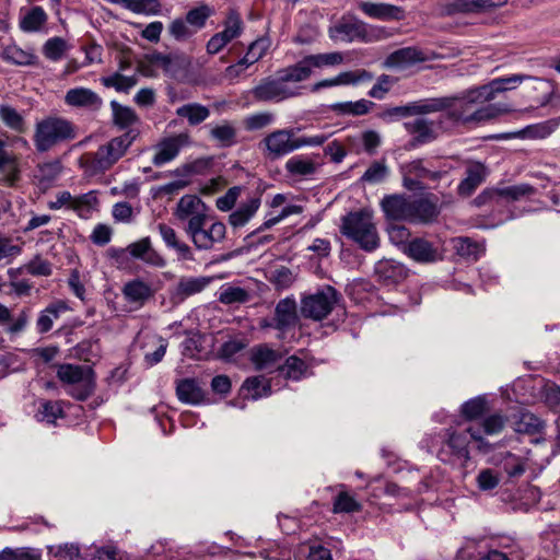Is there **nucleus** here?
<instances>
[{
	"label": "nucleus",
	"mask_w": 560,
	"mask_h": 560,
	"mask_svg": "<svg viewBox=\"0 0 560 560\" xmlns=\"http://www.w3.org/2000/svg\"><path fill=\"white\" fill-rule=\"evenodd\" d=\"M454 248L459 257L470 261L478 260L483 252L482 246L469 237L455 238Z\"/></svg>",
	"instance_id": "37998d69"
},
{
	"label": "nucleus",
	"mask_w": 560,
	"mask_h": 560,
	"mask_svg": "<svg viewBox=\"0 0 560 560\" xmlns=\"http://www.w3.org/2000/svg\"><path fill=\"white\" fill-rule=\"evenodd\" d=\"M301 211H302V207L301 206L290 205V206L284 207L277 217H273V218H270V219L266 220L256 230L250 232L245 237V240H250L253 237H256L257 234H259V233H261V232L272 228L273 225L278 224L280 221H282L287 217H289L291 214L300 213Z\"/></svg>",
	"instance_id": "4d7b16f0"
},
{
	"label": "nucleus",
	"mask_w": 560,
	"mask_h": 560,
	"mask_svg": "<svg viewBox=\"0 0 560 560\" xmlns=\"http://www.w3.org/2000/svg\"><path fill=\"white\" fill-rule=\"evenodd\" d=\"M404 127L410 135H413V138L409 142L412 148L430 143L438 138L434 121L425 118H416L415 120L406 121Z\"/></svg>",
	"instance_id": "4be33fe9"
},
{
	"label": "nucleus",
	"mask_w": 560,
	"mask_h": 560,
	"mask_svg": "<svg viewBox=\"0 0 560 560\" xmlns=\"http://www.w3.org/2000/svg\"><path fill=\"white\" fill-rule=\"evenodd\" d=\"M128 253L131 259L141 260L153 267L163 268L166 265V260L163 256L153 248L149 236L129 244Z\"/></svg>",
	"instance_id": "a211bd4d"
},
{
	"label": "nucleus",
	"mask_w": 560,
	"mask_h": 560,
	"mask_svg": "<svg viewBox=\"0 0 560 560\" xmlns=\"http://www.w3.org/2000/svg\"><path fill=\"white\" fill-rule=\"evenodd\" d=\"M266 159L275 161L299 149L292 129H279L266 136L259 143Z\"/></svg>",
	"instance_id": "9d476101"
},
{
	"label": "nucleus",
	"mask_w": 560,
	"mask_h": 560,
	"mask_svg": "<svg viewBox=\"0 0 560 560\" xmlns=\"http://www.w3.org/2000/svg\"><path fill=\"white\" fill-rule=\"evenodd\" d=\"M113 124L121 130L133 129L132 126L140 122V117L133 108L121 105L117 101L110 102Z\"/></svg>",
	"instance_id": "2f4dec72"
},
{
	"label": "nucleus",
	"mask_w": 560,
	"mask_h": 560,
	"mask_svg": "<svg viewBox=\"0 0 560 560\" xmlns=\"http://www.w3.org/2000/svg\"><path fill=\"white\" fill-rule=\"evenodd\" d=\"M448 97L452 98V105L446 107L447 117L455 122H481L508 112L495 104L483 105L491 100L482 85Z\"/></svg>",
	"instance_id": "f257e3e1"
},
{
	"label": "nucleus",
	"mask_w": 560,
	"mask_h": 560,
	"mask_svg": "<svg viewBox=\"0 0 560 560\" xmlns=\"http://www.w3.org/2000/svg\"><path fill=\"white\" fill-rule=\"evenodd\" d=\"M121 293L124 299L135 308L142 307L154 295L151 285L139 278L126 282Z\"/></svg>",
	"instance_id": "5701e85b"
},
{
	"label": "nucleus",
	"mask_w": 560,
	"mask_h": 560,
	"mask_svg": "<svg viewBox=\"0 0 560 560\" xmlns=\"http://www.w3.org/2000/svg\"><path fill=\"white\" fill-rule=\"evenodd\" d=\"M210 277H182L175 288L174 298L178 301H184L185 299L200 293L203 291L211 282Z\"/></svg>",
	"instance_id": "c756f323"
},
{
	"label": "nucleus",
	"mask_w": 560,
	"mask_h": 560,
	"mask_svg": "<svg viewBox=\"0 0 560 560\" xmlns=\"http://www.w3.org/2000/svg\"><path fill=\"white\" fill-rule=\"evenodd\" d=\"M409 222L431 224L441 213L440 198L433 192H424L410 199Z\"/></svg>",
	"instance_id": "f8f14e48"
},
{
	"label": "nucleus",
	"mask_w": 560,
	"mask_h": 560,
	"mask_svg": "<svg viewBox=\"0 0 560 560\" xmlns=\"http://www.w3.org/2000/svg\"><path fill=\"white\" fill-rule=\"evenodd\" d=\"M188 141L189 137L186 133L163 139L156 147V153L152 159V163L155 166H162L173 161L178 155L182 147L187 144Z\"/></svg>",
	"instance_id": "aec40b11"
},
{
	"label": "nucleus",
	"mask_w": 560,
	"mask_h": 560,
	"mask_svg": "<svg viewBox=\"0 0 560 560\" xmlns=\"http://www.w3.org/2000/svg\"><path fill=\"white\" fill-rule=\"evenodd\" d=\"M285 170L292 176L305 177L316 172V164L311 159L293 156L287 161Z\"/></svg>",
	"instance_id": "09e8293b"
},
{
	"label": "nucleus",
	"mask_w": 560,
	"mask_h": 560,
	"mask_svg": "<svg viewBox=\"0 0 560 560\" xmlns=\"http://www.w3.org/2000/svg\"><path fill=\"white\" fill-rule=\"evenodd\" d=\"M0 119L11 130L23 133L26 130V124L23 116L10 105L0 106Z\"/></svg>",
	"instance_id": "3c124183"
},
{
	"label": "nucleus",
	"mask_w": 560,
	"mask_h": 560,
	"mask_svg": "<svg viewBox=\"0 0 560 560\" xmlns=\"http://www.w3.org/2000/svg\"><path fill=\"white\" fill-rule=\"evenodd\" d=\"M503 470L510 479L518 478L526 471V463L522 457L506 452L503 459Z\"/></svg>",
	"instance_id": "052dcab7"
},
{
	"label": "nucleus",
	"mask_w": 560,
	"mask_h": 560,
	"mask_svg": "<svg viewBox=\"0 0 560 560\" xmlns=\"http://www.w3.org/2000/svg\"><path fill=\"white\" fill-rule=\"evenodd\" d=\"M176 115L186 118L190 126H197L210 116V109L200 103H188L178 107Z\"/></svg>",
	"instance_id": "58836bf2"
},
{
	"label": "nucleus",
	"mask_w": 560,
	"mask_h": 560,
	"mask_svg": "<svg viewBox=\"0 0 560 560\" xmlns=\"http://www.w3.org/2000/svg\"><path fill=\"white\" fill-rule=\"evenodd\" d=\"M262 382V376L248 377L244 381L242 389H246L248 393H250L252 398L255 400L261 397L269 396L271 393L270 385H264Z\"/></svg>",
	"instance_id": "680f3d73"
},
{
	"label": "nucleus",
	"mask_w": 560,
	"mask_h": 560,
	"mask_svg": "<svg viewBox=\"0 0 560 560\" xmlns=\"http://www.w3.org/2000/svg\"><path fill=\"white\" fill-rule=\"evenodd\" d=\"M158 231L166 247L174 249L177 253L179 259L189 261L195 260L190 246L178 240L177 233L172 226L165 223H159Z\"/></svg>",
	"instance_id": "c85d7f7f"
},
{
	"label": "nucleus",
	"mask_w": 560,
	"mask_h": 560,
	"mask_svg": "<svg viewBox=\"0 0 560 560\" xmlns=\"http://www.w3.org/2000/svg\"><path fill=\"white\" fill-rule=\"evenodd\" d=\"M526 80H535L538 83L536 90H546L545 94L537 101L539 106H546L551 102L553 91L548 81L528 75V74H512L510 77L497 78L491 80L488 84L482 85L483 91L492 101L498 93L514 90L517 85Z\"/></svg>",
	"instance_id": "6e6552de"
},
{
	"label": "nucleus",
	"mask_w": 560,
	"mask_h": 560,
	"mask_svg": "<svg viewBox=\"0 0 560 560\" xmlns=\"http://www.w3.org/2000/svg\"><path fill=\"white\" fill-rule=\"evenodd\" d=\"M311 68H322L327 66H336L343 62V56L341 52L334 51L327 54H317L306 56Z\"/></svg>",
	"instance_id": "338daca9"
},
{
	"label": "nucleus",
	"mask_w": 560,
	"mask_h": 560,
	"mask_svg": "<svg viewBox=\"0 0 560 560\" xmlns=\"http://www.w3.org/2000/svg\"><path fill=\"white\" fill-rule=\"evenodd\" d=\"M174 215L179 221L187 220V222L196 217L205 218L207 217V206L198 196L185 195L178 200Z\"/></svg>",
	"instance_id": "393cba45"
},
{
	"label": "nucleus",
	"mask_w": 560,
	"mask_h": 560,
	"mask_svg": "<svg viewBox=\"0 0 560 560\" xmlns=\"http://www.w3.org/2000/svg\"><path fill=\"white\" fill-rule=\"evenodd\" d=\"M374 272L377 281L384 285H395L402 282L408 275L406 267L393 259H382L375 264Z\"/></svg>",
	"instance_id": "412c9836"
},
{
	"label": "nucleus",
	"mask_w": 560,
	"mask_h": 560,
	"mask_svg": "<svg viewBox=\"0 0 560 560\" xmlns=\"http://www.w3.org/2000/svg\"><path fill=\"white\" fill-rule=\"evenodd\" d=\"M62 165L59 160L46 162L38 165V180L40 185L49 186L61 174Z\"/></svg>",
	"instance_id": "13d9d810"
},
{
	"label": "nucleus",
	"mask_w": 560,
	"mask_h": 560,
	"mask_svg": "<svg viewBox=\"0 0 560 560\" xmlns=\"http://www.w3.org/2000/svg\"><path fill=\"white\" fill-rule=\"evenodd\" d=\"M537 192V189L527 183H522L517 185H511L500 188L499 196L501 199L506 200L508 202L518 201L524 198H529Z\"/></svg>",
	"instance_id": "49530a36"
},
{
	"label": "nucleus",
	"mask_w": 560,
	"mask_h": 560,
	"mask_svg": "<svg viewBox=\"0 0 560 560\" xmlns=\"http://www.w3.org/2000/svg\"><path fill=\"white\" fill-rule=\"evenodd\" d=\"M400 170H406L407 174L411 173L415 177L418 178H428L433 182H438L444 176L448 174V170H431L424 165V161L422 159L413 160L400 167Z\"/></svg>",
	"instance_id": "e433bc0d"
},
{
	"label": "nucleus",
	"mask_w": 560,
	"mask_h": 560,
	"mask_svg": "<svg viewBox=\"0 0 560 560\" xmlns=\"http://www.w3.org/2000/svg\"><path fill=\"white\" fill-rule=\"evenodd\" d=\"M214 14V9L206 3L187 11L185 19L197 33L206 26L207 20Z\"/></svg>",
	"instance_id": "a18cd8bd"
},
{
	"label": "nucleus",
	"mask_w": 560,
	"mask_h": 560,
	"mask_svg": "<svg viewBox=\"0 0 560 560\" xmlns=\"http://www.w3.org/2000/svg\"><path fill=\"white\" fill-rule=\"evenodd\" d=\"M386 220L409 222L410 198L402 194L386 195L381 201Z\"/></svg>",
	"instance_id": "f3484780"
},
{
	"label": "nucleus",
	"mask_w": 560,
	"mask_h": 560,
	"mask_svg": "<svg viewBox=\"0 0 560 560\" xmlns=\"http://www.w3.org/2000/svg\"><path fill=\"white\" fill-rule=\"evenodd\" d=\"M63 101L69 107L93 114L98 113L104 105L103 98L96 92L83 86L69 89L65 94Z\"/></svg>",
	"instance_id": "4468645a"
},
{
	"label": "nucleus",
	"mask_w": 560,
	"mask_h": 560,
	"mask_svg": "<svg viewBox=\"0 0 560 560\" xmlns=\"http://www.w3.org/2000/svg\"><path fill=\"white\" fill-rule=\"evenodd\" d=\"M77 136L78 128L72 121L60 116H47L35 124L33 142L36 151L44 153L74 140Z\"/></svg>",
	"instance_id": "f03ea898"
},
{
	"label": "nucleus",
	"mask_w": 560,
	"mask_h": 560,
	"mask_svg": "<svg viewBox=\"0 0 560 560\" xmlns=\"http://www.w3.org/2000/svg\"><path fill=\"white\" fill-rule=\"evenodd\" d=\"M47 22V14L42 7H33L20 21L24 32H37Z\"/></svg>",
	"instance_id": "de8ad7c7"
},
{
	"label": "nucleus",
	"mask_w": 560,
	"mask_h": 560,
	"mask_svg": "<svg viewBox=\"0 0 560 560\" xmlns=\"http://www.w3.org/2000/svg\"><path fill=\"white\" fill-rule=\"evenodd\" d=\"M139 135V129H129L121 136L113 138L106 144L98 147L95 152L85 154L82 159L84 165L93 174L108 171L126 154Z\"/></svg>",
	"instance_id": "7ed1b4c3"
},
{
	"label": "nucleus",
	"mask_w": 560,
	"mask_h": 560,
	"mask_svg": "<svg viewBox=\"0 0 560 560\" xmlns=\"http://www.w3.org/2000/svg\"><path fill=\"white\" fill-rule=\"evenodd\" d=\"M510 424L518 434L535 435L544 432L546 422L527 409H518L510 417Z\"/></svg>",
	"instance_id": "dca6fc26"
},
{
	"label": "nucleus",
	"mask_w": 560,
	"mask_h": 560,
	"mask_svg": "<svg viewBox=\"0 0 560 560\" xmlns=\"http://www.w3.org/2000/svg\"><path fill=\"white\" fill-rule=\"evenodd\" d=\"M281 359V355L268 348L265 345L255 347L252 352L250 360L253 364L255 365V369L258 371L271 368L275 365L279 360Z\"/></svg>",
	"instance_id": "ea45409f"
},
{
	"label": "nucleus",
	"mask_w": 560,
	"mask_h": 560,
	"mask_svg": "<svg viewBox=\"0 0 560 560\" xmlns=\"http://www.w3.org/2000/svg\"><path fill=\"white\" fill-rule=\"evenodd\" d=\"M427 60L428 56L417 47H404L389 54L384 65L388 68H406Z\"/></svg>",
	"instance_id": "bb28decb"
},
{
	"label": "nucleus",
	"mask_w": 560,
	"mask_h": 560,
	"mask_svg": "<svg viewBox=\"0 0 560 560\" xmlns=\"http://www.w3.org/2000/svg\"><path fill=\"white\" fill-rule=\"evenodd\" d=\"M486 411L487 400L481 396L465 401L460 407L462 416L469 421L481 418Z\"/></svg>",
	"instance_id": "5fc2aeb1"
},
{
	"label": "nucleus",
	"mask_w": 560,
	"mask_h": 560,
	"mask_svg": "<svg viewBox=\"0 0 560 560\" xmlns=\"http://www.w3.org/2000/svg\"><path fill=\"white\" fill-rule=\"evenodd\" d=\"M466 176L457 187L459 196L469 197L481 185L488 175L487 167L480 162H472L466 168Z\"/></svg>",
	"instance_id": "a878e982"
},
{
	"label": "nucleus",
	"mask_w": 560,
	"mask_h": 560,
	"mask_svg": "<svg viewBox=\"0 0 560 560\" xmlns=\"http://www.w3.org/2000/svg\"><path fill=\"white\" fill-rule=\"evenodd\" d=\"M388 175V167L384 161L373 162L361 177L362 182L377 184L383 182Z\"/></svg>",
	"instance_id": "774afa93"
},
{
	"label": "nucleus",
	"mask_w": 560,
	"mask_h": 560,
	"mask_svg": "<svg viewBox=\"0 0 560 560\" xmlns=\"http://www.w3.org/2000/svg\"><path fill=\"white\" fill-rule=\"evenodd\" d=\"M252 93L256 101L280 102L301 95V88L290 86L287 84L280 73L277 71L276 78L269 77L262 79L260 83L253 89Z\"/></svg>",
	"instance_id": "1a4fd4ad"
},
{
	"label": "nucleus",
	"mask_w": 560,
	"mask_h": 560,
	"mask_svg": "<svg viewBox=\"0 0 560 560\" xmlns=\"http://www.w3.org/2000/svg\"><path fill=\"white\" fill-rule=\"evenodd\" d=\"M68 310V305L63 301H58L49 304L45 310H43L36 320V328L39 334L48 332L54 325V320L57 319L60 313L66 312Z\"/></svg>",
	"instance_id": "f704fd0d"
},
{
	"label": "nucleus",
	"mask_w": 560,
	"mask_h": 560,
	"mask_svg": "<svg viewBox=\"0 0 560 560\" xmlns=\"http://www.w3.org/2000/svg\"><path fill=\"white\" fill-rule=\"evenodd\" d=\"M260 203L261 200L259 197L250 198L229 215V223L234 229L244 226L256 214Z\"/></svg>",
	"instance_id": "72a5a7b5"
},
{
	"label": "nucleus",
	"mask_w": 560,
	"mask_h": 560,
	"mask_svg": "<svg viewBox=\"0 0 560 560\" xmlns=\"http://www.w3.org/2000/svg\"><path fill=\"white\" fill-rule=\"evenodd\" d=\"M176 395L182 402L190 405H198L205 399V393L195 378L180 380L176 385Z\"/></svg>",
	"instance_id": "7c9ffc66"
},
{
	"label": "nucleus",
	"mask_w": 560,
	"mask_h": 560,
	"mask_svg": "<svg viewBox=\"0 0 560 560\" xmlns=\"http://www.w3.org/2000/svg\"><path fill=\"white\" fill-rule=\"evenodd\" d=\"M66 50L67 42L61 37L49 38L43 47L44 56L51 61L60 60Z\"/></svg>",
	"instance_id": "69168bd1"
},
{
	"label": "nucleus",
	"mask_w": 560,
	"mask_h": 560,
	"mask_svg": "<svg viewBox=\"0 0 560 560\" xmlns=\"http://www.w3.org/2000/svg\"><path fill=\"white\" fill-rule=\"evenodd\" d=\"M223 26L224 28L222 32H219V35L229 44L241 36L243 32L244 23L241 14L235 9H230L223 22Z\"/></svg>",
	"instance_id": "79ce46f5"
},
{
	"label": "nucleus",
	"mask_w": 560,
	"mask_h": 560,
	"mask_svg": "<svg viewBox=\"0 0 560 560\" xmlns=\"http://www.w3.org/2000/svg\"><path fill=\"white\" fill-rule=\"evenodd\" d=\"M35 417L38 421L55 423L57 419L65 417V411L59 401L42 400Z\"/></svg>",
	"instance_id": "8fccbe9b"
},
{
	"label": "nucleus",
	"mask_w": 560,
	"mask_h": 560,
	"mask_svg": "<svg viewBox=\"0 0 560 560\" xmlns=\"http://www.w3.org/2000/svg\"><path fill=\"white\" fill-rule=\"evenodd\" d=\"M340 233L365 252H373L380 246L376 226L368 211L359 210L342 217Z\"/></svg>",
	"instance_id": "20e7f679"
},
{
	"label": "nucleus",
	"mask_w": 560,
	"mask_h": 560,
	"mask_svg": "<svg viewBox=\"0 0 560 560\" xmlns=\"http://www.w3.org/2000/svg\"><path fill=\"white\" fill-rule=\"evenodd\" d=\"M296 302L293 298L280 300L275 308L273 328L284 331L298 323Z\"/></svg>",
	"instance_id": "cd10ccee"
},
{
	"label": "nucleus",
	"mask_w": 560,
	"mask_h": 560,
	"mask_svg": "<svg viewBox=\"0 0 560 560\" xmlns=\"http://www.w3.org/2000/svg\"><path fill=\"white\" fill-rule=\"evenodd\" d=\"M306 370L307 364L305 361L296 355H290L284 363L278 368L282 376L292 381L301 380L305 375Z\"/></svg>",
	"instance_id": "c03bdc74"
},
{
	"label": "nucleus",
	"mask_w": 560,
	"mask_h": 560,
	"mask_svg": "<svg viewBox=\"0 0 560 560\" xmlns=\"http://www.w3.org/2000/svg\"><path fill=\"white\" fill-rule=\"evenodd\" d=\"M451 105L452 98L447 96L424 98L416 102H410L412 116H420L446 110V107Z\"/></svg>",
	"instance_id": "473e14b6"
},
{
	"label": "nucleus",
	"mask_w": 560,
	"mask_h": 560,
	"mask_svg": "<svg viewBox=\"0 0 560 560\" xmlns=\"http://www.w3.org/2000/svg\"><path fill=\"white\" fill-rule=\"evenodd\" d=\"M342 301L341 293L330 284H324L314 293L304 294L300 302L302 317L320 322L327 318Z\"/></svg>",
	"instance_id": "39448f33"
},
{
	"label": "nucleus",
	"mask_w": 560,
	"mask_h": 560,
	"mask_svg": "<svg viewBox=\"0 0 560 560\" xmlns=\"http://www.w3.org/2000/svg\"><path fill=\"white\" fill-rule=\"evenodd\" d=\"M358 8L369 18L381 21H401L406 18L404 8L385 3L360 1Z\"/></svg>",
	"instance_id": "2eb2a0df"
},
{
	"label": "nucleus",
	"mask_w": 560,
	"mask_h": 560,
	"mask_svg": "<svg viewBox=\"0 0 560 560\" xmlns=\"http://www.w3.org/2000/svg\"><path fill=\"white\" fill-rule=\"evenodd\" d=\"M361 510V503L346 491L339 492L334 500L332 512L336 514L354 513L360 512Z\"/></svg>",
	"instance_id": "6e6d98bb"
},
{
	"label": "nucleus",
	"mask_w": 560,
	"mask_h": 560,
	"mask_svg": "<svg viewBox=\"0 0 560 560\" xmlns=\"http://www.w3.org/2000/svg\"><path fill=\"white\" fill-rule=\"evenodd\" d=\"M468 435L466 430L464 432H457L452 428L446 429L445 440L438 452V458L443 463L450 464L455 460L467 463L470 459Z\"/></svg>",
	"instance_id": "9b49d317"
},
{
	"label": "nucleus",
	"mask_w": 560,
	"mask_h": 560,
	"mask_svg": "<svg viewBox=\"0 0 560 560\" xmlns=\"http://www.w3.org/2000/svg\"><path fill=\"white\" fill-rule=\"evenodd\" d=\"M375 103L368 100H359L357 102H340L330 105V109L337 115L363 116L366 115Z\"/></svg>",
	"instance_id": "4c0bfd02"
},
{
	"label": "nucleus",
	"mask_w": 560,
	"mask_h": 560,
	"mask_svg": "<svg viewBox=\"0 0 560 560\" xmlns=\"http://www.w3.org/2000/svg\"><path fill=\"white\" fill-rule=\"evenodd\" d=\"M278 72L284 82L289 84L290 82H302L308 79L312 74V68L307 58L304 57L295 65L281 69Z\"/></svg>",
	"instance_id": "a19ab883"
},
{
	"label": "nucleus",
	"mask_w": 560,
	"mask_h": 560,
	"mask_svg": "<svg viewBox=\"0 0 560 560\" xmlns=\"http://www.w3.org/2000/svg\"><path fill=\"white\" fill-rule=\"evenodd\" d=\"M210 137L221 147L228 148L235 143L236 129L231 122L224 121L210 130Z\"/></svg>",
	"instance_id": "864d4df0"
},
{
	"label": "nucleus",
	"mask_w": 560,
	"mask_h": 560,
	"mask_svg": "<svg viewBox=\"0 0 560 560\" xmlns=\"http://www.w3.org/2000/svg\"><path fill=\"white\" fill-rule=\"evenodd\" d=\"M57 377L62 383L73 386L68 393L79 401L86 400L95 390V372L89 365L60 364Z\"/></svg>",
	"instance_id": "423d86ee"
},
{
	"label": "nucleus",
	"mask_w": 560,
	"mask_h": 560,
	"mask_svg": "<svg viewBox=\"0 0 560 560\" xmlns=\"http://www.w3.org/2000/svg\"><path fill=\"white\" fill-rule=\"evenodd\" d=\"M330 36L343 42H365L368 39L366 24L358 19H342L330 28Z\"/></svg>",
	"instance_id": "6ab92c4d"
},
{
	"label": "nucleus",
	"mask_w": 560,
	"mask_h": 560,
	"mask_svg": "<svg viewBox=\"0 0 560 560\" xmlns=\"http://www.w3.org/2000/svg\"><path fill=\"white\" fill-rule=\"evenodd\" d=\"M207 217H196L189 220L184 231L191 240L195 247L199 250L212 249L215 243H220L225 238L226 228L223 222H213L206 228Z\"/></svg>",
	"instance_id": "0eeeda50"
},
{
	"label": "nucleus",
	"mask_w": 560,
	"mask_h": 560,
	"mask_svg": "<svg viewBox=\"0 0 560 560\" xmlns=\"http://www.w3.org/2000/svg\"><path fill=\"white\" fill-rule=\"evenodd\" d=\"M508 422H510L509 417L500 412H494L483 418L480 430L487 435L499 434L503 431Z\"/></svg>",
	"instance_id": "bf43d9fd"
},
{
	"label": "nucleus",
	"mask_w": 560,
	"mask_h": 560,
	"mask_svg": "<svg viewBox=\"0 0 560 560\" xmlns=\"http://www.w3.org/2000/svg\"><path fill=\"white\" fill-rule=\"evenodd\" d=\"M101 83L105 88H113L117 92H125L128 93L130 89H132L137 83L138 79L136 75H124L120 72H115L112 75L108 77H102Z\"/></svg>",
	"instance_id": "603ef678"
},
{
	"label": "nucleus",
	"mask_w": 560,
	"mask_h": 560,
	"mask_svg": "<svg viewBox=\"0 0 560 560\" xmlns=\"http://www.w3.org/2000/svg\"><path fill=\"white\" fill-rule=\"evenodd\" d=\"M508 0H447L441 4V14L452 16L456 14H469L488 11L502 7Z\"/></svg>",
	"instance_id": "ddd939ff"
},
{
	"label": "nucleus",
	"mask_w": 560,
	"mask_h": 560,
	"mask_svg": "<svg viewBox=\"0 0 560 560\" xmlns=\"http://www.w3.org/2000/svg\"><path fill=\"white\" fill-rule=\"evenodd\" d=\"M114 4H120L125 9L137 14L156 15L161 13L160 0H108Z\"/></svg>",
	"instance_id": "c9c22d12"
},
{
	"label": "nucleus",
	"mask_w": 560,
	"mask_h": 560,
	"mask_svg": "<svg viewBox=\"0 0 560 560\" xmlns=\"http://www.w3.org/2000/svg\"><path fill=\"white\" fill-rule=\"evenodd\" d=\"M404 250L411 259L421 264H431L441 258L438 248L422 237L411 240Z\"/></svg>",
	"instance_id": "b1692460"
},
{
	"label": "nucleus",
	"mask_w": 560,
	"mask_h": 560,
	"mask_svg": "<svg viewBox=\"0 0 560 560\" xmlns=\"http://www.w3.org/2000/svg\"><path fill=\"white\" fill-rule=\"evenodd\" d=\"M168 33L178 42L187 40L196 34L186 19L182 18H177L170 23Z\"/></svg>",
	"instance_id": "0e129e2a"
},
{
	"label": "nucleus",
	"mask_w": 560,
	"mask_h": 560,
	"mask_svg": "<svg viewBox=\"0 0 560 560\" xmlns=\"http://www.w3.org/2000/svg\"><path fill=\"white\" fill-rule=\"evenodd\" d=\"M249 298L248 291L240 287H228L219 294V301L225 305L246 303Z\"/></svg>",
	"instance_id": "e2e57ef3"
}]
</instances>
